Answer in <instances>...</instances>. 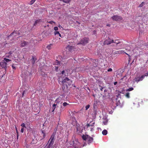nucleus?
Masks as SVG:
<instances>
[{
    "mask_svg": "<svg viewBox=\"0 0 148 148\" xmlns=\"http://www.w3.org/2000/svg\"><path fill=\"white\" fill-rule=\"evenodd\" d=\"M88 39L87 38H84L82 39L79 43H78L77 44H82L83 45H84L87 43H88Z\"/></svg>",
    "mask_w": 148,
    "mask_h": 148,
    "instance_id": "nucleus-4",
    "label": "nucleus"
},
{
    "mask_svg": "<svg viewBox=\"0 0 148 148\" xmlns=\"http://www.w3.org/2000/svg\"><path fill=\"white\" fill-rule=\"evenodd\" d=\"M58 80L59 82L63 83L68 82L69 84H71L72 83V81L67 77L64 78V77H61L59 76L58 77Z\"/></svg>",
    "mask_w": 148,
    "mask_h": 148,
    "instance_id": "nucleus-3",
    "label": "nucleus"
},
{
    "mask_svg": "<svg viewBox=\"0 0 148 148\" xmlns=\"http://www.w3.org/2000/svg\"><path fill=\"white\" fill-rule=\"evenodd\" d=\"M29 43L25 41H21V46L22 47L27 46L28 45Z\"/></svg>",
    "mask_w": 148,
    "mask_h": 148,
    "instance_id": "nucleus-12",
    "label": "nucleus"
},
{
    "mask_svg": "<svg viewBox=\"0 0 148 148\" xmlns=\"http://www.w3.org/2000/svg\"><path fill=\"white\" fill-rule=\"evenodd\" d=\"M55 134L53 133L51 136L50 138L49 141V144L50 145H53L55 140Z\"/></svg>",
    "mask_w": 148,
    "mask_h": 148,
    "instance_id": "nucleus-5",
    "label": "nucleus"
},
{
    "mask_svg": "<svg viewBox=\"0 0 148 148\" xmlns=\"http://www.w3.org/2000/svg\"><path fill=\"white\" fill-rule=\"evenodd\" d=\"M12 67L13 69H15V67L14 66V64H13L12 65Z\"/></svg>",
    "mask_w": 148,
    "mask_h": 148,
    "instance_id": "nucleus-47",
    "label": "nucleus"
},
{
    "mask_svg": "<svg viewBox=\"0 0 148 148\" xmlns=\"http://www.w3.org/2000/svg\"><path fill=\"white\" fill-rule=\"evenodd\" d=\"M112 71V69L111 68H109L108 70V72H110Z\"/></svg>",
    "mask_w": 148,
    "mask_h": 148,
    "instance_id": "nucleus-45",
    "label": "nucleus"
},
{
    "mask_svg": "<svg viewBox=\"0 0 148 148\" xmlns=\"http://www.w3.org/2000/svg\"><path fill=\"white\" fill-rule=\"evenodd\" d=\"M77 22L78 23V24H80V23H79V22H77Z\"/></svg>",
    "mask_w": 148,
    "mask_h": 148,
    "instance_id": "nucleus-57",
    "label": "nucleus"
},
{
    "mask_svg": "<svg viewBox=\"0 0 148 148\" xmlns=\"http://www.w3.org/2000/svg\"><path fill=\"white\" fill-rule=\"evenodd\" d=\"M125 96L127 98H130V93L129 92H127L126 93L125 95Z\"/></svg>",
    "mask_w": 148,
    "mask_h": 148,
    "instance_id": "nucleus-26",
    "label": "nucleus"
},
{
    "mask_svg": "<svg viewBox=\"0 0 148 148\" xmlns=\"http://www.w3.org/2000/svg\"><path fill=\"white\" fill-rule=\"evenodd\" d=\"M39 20H36L35 21V22L34 24V25H36V24H37V23H38V22H39Z\"/></svg>",
    "mask_w": 148,
    "mask_h": 148,
    "instance_id": "nucleus-34",
    "label": "nucleus"
},
{
    "mask_svg": "<svg viewBox=\"0 0 148 148\" xmlns=\"http://www.w3.org/2000/svg\"><path fill=\"white\" fill-rule=\"evenodd\" d=\"M58 35H59V36H60V37H62V36H61V34L59 33V34H58Z\"/></svg>",
    "mask_w": 148,
    "mask_h": 148,
    "instance_id": "nucleus-54",
    "label": "nucleus"
},
{
    "mask_svg": "<svg viewBox=\"0 0 148 148\" xmlns=\"http://www.w3.org/2000/svg\"><path fill=\"white\" fill-rule=\"evenodd\" d=\"M24 131V128H22L21 129V132L22 133H23Z\"/></svg>",
    "mask_w": 148,
    "mask_h": 148,
    "instance_id": "nucleus-46",
    "label": "nucleus"
},
{
    "mask_svg": "<svg viewBox=\"0 0 148 148\" xmlns=\"http://www.w3.org/2000/svg\"><path fill=\"white\" fill-rule=\"evenodd\" d=\"M40 106H42V104H40Z\"/></svg>",
    "mask_w": 148,
    "mask_h": 148,
    "instance_id": "nucleus-56",
    "label": "nucleus"
},
{
    "mask_svg": "<svg viewBox=\"0 0 148 148\" xmlns=\"http://www.w3.org/2000/svg\"><path fill=\"white\" fill-rule=\"evenodd\" d=\"M59 33H60L58 31H56L55 32V35H57V34H59Z\"/></svg>",
    "mask_w": 148,
    "mask_h": 148,
    "instance_id": "nucleus-40",
    "label": "nucleus"
},
{
    "mask_svg": "<svg viewBox=\"0 0 148 148\" xmlns=\"http://www.w3.org/2000/svg\"><path fill=\"white\" fill-rule=\"evenodd\" d=\"M82 139L83 140L84 144L83 146H86V144L85 142H87L88 144L89 145L92 143L93 140V138L88 135H84L82 136Z\"/></svg>",
    "mask_w": 148,
    "mask_h": 148,
    "instance_id": "nucleus-2",
    "label": "nucleus"
},
{
    "mask_svg": "<svg viewBox=\"0 0 148 148\" xmlns=\"http://www.w3.org/2000/svg\"><path fill=\"white\" fill-rule=\"evenodd\" d=\"M104 92H106L107 90L106 89H105L104 90Z\"/></svg>",
    "mask_w": 148,
    "mask_h": 148,
    "instance_id": "nucleus-55",
    "label": "nucleus"
},
{
    "mask_svg": "<svg viewBox=\"0 0 148 148\" xmlns=\"http://www.w3.org/2000/svg\"><path fill=\"white\" fill-rule=\"evenodd\" d=\"M118 100V99H116V102H117V101H118V102H117L116 103V105L117 106H118V105H120V102L119 100Z\"/></svg>",
    "mask_w": 148,
    "mask_h": 148,
    "instance_id": "nucleus-28",
    "label": "nucleus"
},
{
    "mask_svg": "<svg viewBox=\"0 0 148 148\" xmlns=\"http://www.w3.org/2000/svg\"><path fill=\"white\" fill-rule=\"evenodd\" d=\"M21 126L23 127L22 128L26 127L24 123H23L21 124Z\"/></svg>",
    "mask_w": 148,
    "mask_h": 148,
    "instance_id": "nucleus-32",
    "label": "nucleus"
},
{
    "mask_svg": "<svg viewBox=\"0 0 148 148\" xmlns=\"http://www.w3.org/2000/svg\"><path fill=\"white\" fill-rule=\"evenodd\" d=\"M77 131H80V130L79 129V128L78 127L77 128Z\"/></svg>",
    "mask_w": 148,
    "mask_h": 148,
    "instance_id": "nucleus-51",
    "label": "nucleus"
},
{
    "mask_svg": "<svg viewBox=\"0 0 148 148\" xmlns=\"http://www.w3.org/2000/svg\"><path fill=\"white\" fill-rule=\"evenodd\" d=\"M58 26L59 27H60V28H61V27L62 28V26H61L60 25H59Z\"/></svg>",
    "mask_w": 148,
    "mask_h": 148,
    "instance_id": "nucleus-53",
    "label": "nucleus"
},
{
    "mask_svg": "<svg viewBox=\"0 0 148 148\" xmlns=\"http://www.w3.org/2000/svg\"><path fill=\"white\" fill-rule=\"evenodd\" d=\"M111 18L113 20L115 21H120L122 19V17L119 15H114Z\"/></svg>",
    "mask_w": 148,
    "mask_h": 148,
    "instance_id": "nucleus-6",
    "label": "nucleus"
},
{
    "mask_svg": "<svg viewBox=\"0 0 148 148\" xmlns=\"http://www.w3.org/2000/svg\"><path fill=\"white\" fill-rule=\"evenodd\" d=\"M125 53L127 55H128L129 56V55L127 53Z\"/></svg>",
    "mask_w": 148,
    "mask_h": 148,
    "instance_id": "nucleus-58",
    "label": "nucleus"
},
{
    "mask_svg": "<svg viewBox=\"0 0 148 148\" xmlns=\"http://www.w3.org/2000/svg\"><path fill=\"white\" fill-rule=\"evenodd\" d=\"M147 39L148 41V38H147ZM135 45L134 44L130 45L127 46L125 49L128 50L129 51H130L131 50H133L134 48L137 50H139L140 49H143L144 48L147 49H148V42L147 45H144L143 41V40H140L137 45H136L135 47Z\"/></svg>",
    "mask_w": 148,
    "mask_h": 148,
    "instance_id": "nucleus-1",
    "label": "nucleus"
},
{
    "mask_svg": "<svg viewBox=\"0 0 148 148\" xmlns=\"http://www.w3.org/2000/svg\"><path fill=\"white\" fill-rule=\"evenodd\" d=\"M48 23L51 24H52L53 23H55V22L53 21H51L48 22Z\"/></svg>",
    "mask_w": 148,
    "mask_h": 148,
    "instance_id": "nucleus-39",
    "label": "nucleus"
},
{
    "mask_svg": "<svg viewBox=\"0 0 148 148\" xmlns=\"http://www.w3.org/2000/svg\"><path fill=\"white\" fill-rule=\"evenodd\" d=\"M90 106L89 105H88L85 107L86 110H87L90 107Z\"/></svg>",
    "mask_w": 148,
    "mask_h": 148,
    "instance_id": "nucleus-33",
    "label": "nucleus"
},
{
    "mask_svg": "<svg viewBox=\"0 0 148 148\" xmlns=\"http://www.w3.org/2000/svg\"><path fill=\"white\" fill-rule=\"evenodd\" d=\"M73 145H74V146H75V147H76V146H75V145H74V143H73Z\"/></svg>",
    "mask_w": 148,
    "mask_h": 148,
    "instance_id": "nucleus-59",
    "label": "nucleus"
},
{
    "mask_svg": "<svg viewBox=\"0 0 148 148\" xmlns=\"http://www.w3.org/2000/svg\"><path fill=\"white\" fill-rule=\"evenodd\" d=\"M74 47L71 45H68L66 48V50L70 52L72 51L74 49Z\"/></svg>",
    "mask_w": 148,
    "mask_h": 148,
    "instance_id": "nucleus-11",
    "label": "nucleus"
},
{
    "mask_svg": "<svg viewBox=\"0 0 148 148\" xmlns=\"http://www.w3.org/2000/svg\"><path fill=\"white\" fill-rule=\"evenodd\" d=\"M92 130V128H91V131Z\"/></svg>",
    "mask_w": 148,
    "mask_h": 148,
    "instance_id": "nucleus-63",
    "label": "nucleus"
},
{
    "mask_svg": "<svg viewBox=\"0 0 148 148\" xmlns=\"http://www.w3.org/2000/svg\"><path fill=\"white\" fill-rule=\"evenodd\" d=\"M1 35L0 34V38H1Z\"/></svg>",
    "mask_w": 148,
    "mask_h": 148,
    "instance_id": "nucleus-61",
    "label": "nucleus"
},
{
    "mask_svg": "<svg viewBox=\"0 0 148 148\" xmlns=\"http://www.w3.org/2000/svg\"><path fill=\"white\" fill-rule=\"evenodd\" d=\"M126 76H124V77H123V78H122V79H124V78H125V79H126Z\"/></svg>",
    "mask_w": 148,
    "mask_h": 148,
    "instance_id": "nucleus-49",
    "label": "nucleus"
},
{
    "mask_svg": "<svg viewBox=\"0 0 148 148\" xmlns=\"http://www.w3.org/2000/svg\"><path fill=\"white\" fill-rule=\"evenodd\" d=\"M100 89L101 91H102L103 88H104V87H102L101 86H100Z\"/></svg>",
    "mask_w": 148,
    "mask_h": 148,
    "instance_id": "nucleus-42",
    "label": "nucleus"
},
{
    "mask_svg": "<svg viewBox=\"0 0 148 148\" xmlns=\"http://www.w3.org/2000/svg\"><path fill=\"white\" fill-rule=\"evenodd\" d=\"M59 0L60 1H63L64 2L66 3H68L70 1V0Z\"/></svg>",
    "mask_w": 148,
    "mask_h": 148,
    "instance_id": "nucleus-19",
    "label": "nucleus"
},
{
    "mask_svg": "<svg viewBox=\"0 0 148 148\" xmlns=\"http://www.w3.org/2000/svg\"><path fill=\"white\" fill-rule=\"evenodd\" d=\"M68 70H65L62 71L61 73L60 74L59 77L60 76V77H63L66 75H67L68 74Z\"/></svg>",
    "mask_w": 148,
    "mask_h": 148,
    "instance_id": "nucleus-8",
    "label": "nucleus"
},
{
    "mask_svg": "<svg viewBox=\"0 0 148 148\" xmlns=\"http://www.w3.org/2000/svg\"><path fill=\"white\" fill-rule=\"evenodd\" d=\"M112 43H114L116 45H117L118 44H120L121 42L118 40H113V41Z\"/></svg>",
    "mask_w": 148,
    "mask_h": 148,
    "instance_id": "nucleus-15",
    "label": "nucleus"
},
{
    "mask_svg": "<svg viewBox=\"0 0 148 148\" xmlns=\"http://www.w3.org/2000/svg\"><path fill=\"white\" fill-rule=\"evenodd\" d=\"M60 99L61 98L60 97L58 98L55 101V102L58 103L59 102V100H60Z\"/></svg>",
    "mask_w": 148,
    "mask_h": 148,
    "instance_id": "nucleus-29",
    "label": "nucleus"
},
{
    "mask_svg": "<svg viewBox=\"0 0 148 148\" xmlns=\"http://www.w3.org/2000/svg\"><path fill=\"white\" fill-rule=\"evenodd\" d=\"M3 76H2V77L3 76Z\"/></svg>",
    "mask_w": 148,
    "mask_h": 148,
    "instance_id": "nucleus-64",
    "label": "nucleus"
},
{
    "mask_svg": "<svg viewBox=\"0 0 148 148\" xmlns=\"http://www.w3.org/2000/svg\"><path fill=\"white\" fill-rule=\"evenodd\" d=\"M144 78V76L142 75L139 77H136L135 79V81L137 83L139 81H142Z\"/></svg>",
    "mask_w": 148,
    "mask_h": 148,
    "instance_id": "nucleus-10",
    "label": "nucleus"
},
{
    "mask_svg": "<svg viewBox=\"0 0 148 148\" xmlns=\"http://www.w3.org/2000/svg\"><path fill=\"white\" fill-rule=\"evenodd\" d=\"M113 41V40L108 38L107 39H106L104 42V45H110L111 43H112Z\"/></svg>",
    "mask_w": 148,
    "mask_h": 148,
    "instance_id": "nucleus-9",
    "label": "nucleus"
},
{
    "mask_svg": "<svg viewBox=\"0 0 148 148\" xmlns=\"http://www.w3.org/2000/svg\"><path fill=\"white\" fill-rule=\"evenodd\" d=\"M56 104H54L53 105L52 108V112H53L54 111V110L56 108Z\"/></svg>",
    "mask_w": 148,
    "mask_h": 148,
    "instance_id": "nucleus-22",
    "label": "nucleus"
},
{
    "mask_svg": "<svg viewBox=\"0 0 148 148\" xmlns=\"http://www.w3.org/2000/svg\"><path fill=\"white\" fill-rule=\"evenodd\" d=\"M52 145H50L49 144L47 145L46 146V148H52Z\"/></svg>",
    "mask_w": 148,
    "mask_h": 148,
    "instance_id": "nucleus-27",
    "label": "nucleus"
},
{
    "mask_svg": "<svg viewBox=\"0 0 148 148\" xmlns=\"http://www.w3.org/2000/svg\"><path fill=\"white\" fill-rule=\"evenodd\" d=\"M74 71V69H73V70H72V71Z\"/></svg>",
    "mask_w": 148,
    "mask_h": 148,
    "instance_id": "nucleus-62",
    "label": "nucleus"
},
{
    "mask_svg": "<svg viewBox=\"0 0 148 148\" xmlns=\"http://www.w3.org/2000/svg\"><path fill=\"white\" fill-rule=\"evenodd\" d=\"M69 105L68 103H67L66 102H64L63 103V105L64 106H66L67 105Z\"/></svg>",
    "mask_w": 148,
    "mask_h": 148,
    "instance_id": "nucleus-30",
    "label": "nucleus"
},
{
    "mask_svg": "<svg viewBox=\"0 0 148 148\" xmlns=\"http://www.w3.org/2000/svg\"><path fill=\"white\" fill-rule=\"evenodd\" d=\"M52 101V99H49V104L50 105V106H51V101Z\"/></svg>",
    "mask_w": 148,
    "mask_h": 148,
    "instance_id": "nucleus-44",
    "label": "nucleus"
},
{
    "mask_svg": "<svg viewBox=\"0 0 148 148\" xmlns=\"http://www.w3.org/2000/svg\"><path fill=\"white\" fill-rule=\"evenodd\" d=\"M52 46L53 45L50 44L47 46V48L49 50H50L51 49Z\"/></svg>",
    "mask_w": 148,
    "mask_h": 148,
    "instance_id": "nucleus-16",
    "label": "nucleus"
},
{
    "mask_svg": "<svg viewBox=\"0 0 148 148\" xmlns=\"http://www.w3.org/2000/svg\"><path fill=\"white\" fill-rule=\"evenodd\" d=\"M117 83V82H115L114 83V85H116Z\"/></svg>",
    "mask_w": 148,
    "mask_h": 148,
    "instance_id": "nucleus-48",
    "label": "nucleus"
},
{
    "mask_svg": "<svg viewBox=\"0 0 148 148\" xmlns=\"http://www.w3.org/2000/svg\"><path fill=\"white\" fill-rule=\"evenodd\" d=\"M144 4V3L143 2H142V3L140 5L139 7H143Z\"/></svg>",
    "mask_w": 148,
    "mask_h": 148,
    "instance_id": "nucleus-35",
    "label": "nucleus"
},
{
    "mask_svg": "<svg viewBox=\"0 0 148 148\" xmlns=\"http://www.w3.org/2000/svg\"><path fill=\"white\" fill-rule=\"evenodd\" d=\"M108 132L106 130H103L102 132V134L104 135H106L107 134Z\"/></svg>",
    "mask_w": 148,
    "mask_h": 148,
    "instance_id": "nucleus-17",
    "label": "nucleus"
},
{
    "mask_svg": "<svg viewBox=\"0 0 148 148\" xmlns=\"http://www.w3.org/2000/svg\"><path fill=\"white\" fill-rule=\"evenodd\" d=\"M41 135L42 136H43V138H44L45 137V136H46L45 133L43 131H41Z\"/></svg>",
    "mask_w": 148,
    "mask_h": 148,
    "instance_id": "nucleus-18",
    "label": "nucleus"
},
{
    "mask_svg": "<svg viewBox=\"0 0 148 148\" xmlns=\"http://www.w3.org/2000/svg\"><path fill=\"white\" fill-rule=\"evenodd\" d=\"M15 33L16 34V33L15 32H12V33H11V34L9 36H12Z\"/></svg>",
    "mask_w": 148,
    "mask_h": 148,
    "instance_id": "nucleus-41",
    "label": "nucleus"
},
{
    "mask_svg": "<svg viewBox=\"0 0 148 148\" xmlns=\"http://www.w3.org/2000/svg\"><path fill=\"white\" fill-rule=\"evenodd\" d=\"M7 64L4 61H3L2 62H0V67L2 69H4L5 70L7 68Z\"/></svg>",
    "mask_w": 148,
    "mask_h": 148,
    "instance_id": "nucleus-7",
    "label": "nucleus"
},
{
    "mask_svg": "<svg viewBox=\"0 0 148 148\" xmlns=\"http://www.w3.org/2000/svg\"><path fill=\"white\" fill-rule=\"evenodd\" d=\"M36 0H32L30 2V4L32 5L33 4L35 1Z\"/></svg>",
    "mask_w": 148,
    "mask_h": 148,
    "instance_id": "nucleus-31",
    "label": "nucleus"
},
{
    "mask_svg": "<svg viewBox=\"0 0 148 148\" xmlns=\"http://www.w3.org/2000/svg\"><path fill=\"white\" fill-rule=\"evenodd\" d=\"M54 30H55L56 31H57V30H58V28L57 27H54Z\"/></svg>",
    "mask_w": 148,
    "mask_h": 148,
    "instance_id": "nucleus-38",
    "label": "nucleus"
},
{
    "mask_svg": "<svg viewBox=\"0 0 148 148\" xmlns=\"http://www.w3.org/2000/svg\"><path fill=\"white\" fill-rule=\"evenodd\" d=\"M18 135L17 136V138H18Z\"/></svg>",
    "mask_w": 148,
    "mask_h": 148,
    "instance_id": "nucleus-60",
    "label": "nucleus"
},
{
    "mask_svg": "<svg viewBox=\"0 0 148 148\" xmlns=\"http://www.w3.org/2000/svg\"><path fill=\"white\" fill-rule=\"evenodd\" d=\"M94 124H95L94 122L92 123L91 124L90 123H89V124H87V127H88L91 126L92 127H93L94 126Z\"/></svg>",
    "mask_w": 148,
    "mask_h": 148,
    "instance_id": "nucleus-20",
    "label": "nucleus"
},
{
    "mask_svg": "<svg viewBox=\"0 0 148 148\" xmlns=\"http://www.w3.org/2000/svg\"><path fill=\"white\" fill-rule=\"evenodd\" d=\"M80 69H81L80 68H79V67L76 68H75V72H78L80 70Z\"/></svg>",
    "mask_w": 148,
    "mask_h": 148,
    "instance_id": "nucleus-23",
    "label": "nucleus"
},
{
    "mask_svg": "<svg viewBox=\"0 0 148 148\" xmlns=\"http://www.w3.org/2000/svg\"><path fill=\"white\" fill-rule=\"evenodd\" d=\"M30 60L31 61V62L32 64H34L35 62V60L34 59V58L33 57H32V59L31 60Z\"/></svg>",
    "mask_w": 148,
    "mask_h": 148,
    "instance_id": "nucleus-21",
    "label": "nucleus"
},
{
    "mask_svg": "<svg viewBox=\"0 0 148 148\" xmlns=\"http://www.w3.org/2000/svg\"><path fill=\"white\" fill-rule=\"evenodd\" d=\"M12 51H10L9 53H6L5 55V57L9 58L12 59L13 58L12 55Z\"/></svg>",
    "mask_w": 148,
    "mask_h": 148,
    "instance_id": "nucleus-13",
    "label": "nucleus"
},
{
    "mask_svg": "<svg viewBox=\"0 0 148 148\" xmlns=\"http://www.w3.org/2000/svg\"><path fill=\"white\" fill-rule=\"evenodd\" d=\"M133 89H134V88L132 87H131V88H128L127 89H126V90L127 91H131L132 90H133Z\"/></svg>",
    "mask_w": 148,
    "mask_h": 148,
    "instance_id": "nucleus-25",
    "label": "nucleus"
},
{
    "mask_svg": "<svg viewBox=\"0 0 148 148\" xmlns=\"http://www.w3.org/2000/svg\"><path fill=\"white\" fill-rule=\"evenodd\" d=\"M25 92H26V91H25V90H24L23 92V93H22V96H23L24 95H25Z\"/></svg>",
    "mask_w": 148,
    "mask_h": 148,
    "instance_id": "nucleus-43",
    "label": "nucleus"
},
{
    "mask_svg": "<svg viewBox=\"0 0 148 148\" xmlns=\"http://www.w3.org/2000/svg\"><path fill=\"white\" fill-rule=\"evenodd\" d=\"M76 142H77V143H78V144H80V143H79L77 141V140L76 141V140H75Z\"/></svg>",
    "mask_w": 148,
    "mask_h": 148,
    "instance_id": "nucleus-52",
    "label": "nucleus"
},
{
    "mask_svg": "<svg viewBox=\"0 0 148 148\" xmlns=\"http://www.w3.org/2000/svg\"><path fill=\"white\" fill-rule=\"evenodd\" d=\"M4 60H3V61H4V62L5 61L6 62H9L11 61V60L7 59L5 58H4Z\"/></svg>",
    "mask_w": 148,
    "mask_h": 148,
    "instance_id": "nucleus-24",
    "label": "nucleus"
},
{
    "mask_svg": "<svg viewBox=\"0 0 148 148\" xmlns=\"http://www.w3.org/2000/svg\"><path fill=\"white\" fill-rule=\"evenodd\" d=\"M107 123V121L106 120L105 121L103 122V124L104 125H106Z\"/></svg>",
    "mask_w": 148,
    "mask_h": 148,
    "instance_id": "nucleus-37",
    "label": "nucleus"
},
{
    "mask_svg": "<svg viewBox=\"0 0 148 148\" xmlns=\"http://www.w3.org/2000/svg\"><path fill=\"white\" fill-rule=\"evenodd\" d=\"M56 64L57 66H55V70L56 71H57L58 69V65H60V66H61L60 65V62L59 61H58V60H56V62L55 63V64Z\"/></svg>",
    "mask_w": 148,
    "mask_h": 148,
    "instance_id": "nucleus-14",
    "label": "nucleus"
},
{
    "mask_svg": "<svg viewBox=\"0 0 148 148\" xmlns=\"http://www.w3.org/2000/svg\"><path fill=\"white\" fill-rule=\"evenodd\" d=\"M110 24H108L107 25V26L110 27Z\"/></svg>",
    "mask_w": 148,
    "mask_h": 148,
    "instance_id": "nucleus-50",
    "label": "nucleus"
},
{
    "mask_svg": "<svg viewBox=\"0 0 148 148\" xmlns=\"http://www.w3.org/2000/svg\"><path fill=\"white\" fill-rule=\"evenodd\" d=\"M142 75L144 76V78L145 76L147 77L148 76V71L147 73H145L144 75Z\"/></svg>",
    "mask_w": 148,
    "mask_h": 148,
    "instance_id": "nucleus-36",
    "label": "nucleus"
}]
</instances>
